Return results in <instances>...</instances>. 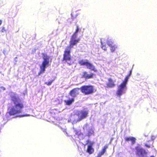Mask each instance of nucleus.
Masks as SVG:
<instances>
[{
    "label": "nucleus",
    "mask_w": 157,
    "mask_h": 157,
    "mask_svg": "<svg viewBox=\"0 0 157 157\" xmlns=\"http://www.w3.org/2000/svg\"><path fill=\"white\" fill-rule=\"evenodd\" d=\"M11 101L14 104L10 110L7 112L10 116L14 115L21 113L22 109L24 108L23 102L19 96L16 94L10 97Z\"/></svg>",
    "instance_id": "nucleus-1"
},
{
    "label": "nucleus",
    "mask_w": 157,
    "mask_h": 157,
    "mask_svg": "<svg viewBox=\"0 0 157 157\" xmlns=\"http://www.w3.org/2000/svg\"><path fill=\"white\" fill-rule=\"evenodd\" d=\"M77 45L69 42V44L66 47L64 51L62 61H65L69 65H71L72 63L71 57V50L74 46Z\"/></svg>",
    "instance_id": "nucleus-2"
},
{
    "label": "nucleus",
    "mask_w": 157,
    "mask_h": 157,
    "mask_svg": "<svg viewBox=\"0 0 157 157\" xmlns=\"http://www.w3.org/2000/svg\"><path fill=\"white\" fill-rule=\"evenodd\" d=\"M80 89L78 88H76L73 89L70 91L69 94L73 98L71 99H69V100L64 101L66 105H69L74 102L75 101L74 98L76 97L77 95L79 94V90Z\"/></svg>",
    "instance_id": "nucleus-3"
},
{
    "label": "nucleus",
    "mask_w": 157,
    "mask_h": 157,
    "mask_svg": "<svg viewBox=\"0 0 157 157\" xmlns=\"http://www.w3.org/2000/svg\"><path fill=\"white\" fill-rule=\"evenodd\" d=\"M42 55L44 60L40 66V71L38 73L39 75L44 72L46 67L48 66L49 63V56L45 53H42Z\"/></svg>",
    "instance_id": "nucleus-4"
},
{
    "label": "nucleus",
    "mask_w": 157,
    "mask_h": 157,
    "mask_svg": "<svg viewBox=\"0 0 157 157\" xmlns=\"http://www.w3.org/2000/svg\"><path fill=\"white\" fill-rule=\"evenodd\" d=\"M80 89L82 93L85 95L92 94L95 91L94 86L91 85L82 86Z\"/></svg>",
    "instance_id": "nucleus-5"
},
{
    "label": "nucleus",
    "mask_w": 157,
    "mask_h": 157,
    "mask_svg": "<svg viewBox=\"0 0 157 157\" xmlns=\"http://www.w3.org/2000/svg\"><path fill=\"white\" fill-rule=\"evenodd\" d=\"M127 82L123 81L118 86V89L116 92V95L120 97L123 94L125 93L127 90Z\"/></svg>",
    "instance_id": "nucleus-6"
},
{
    "label": "nucleus",
    "mask_w": 157,
    "mask_h": 157,
    "mask_svg": "<svg viewBox=\"0 0 157 157\" xmlns=\"http://www.w3.org/2000/svg\"><path fill=\"white\" fill-rule=\"evenodd\" d=\"M81 29H80L78 26H76L75 31L71 36L69 42L74 44L77 45V44L79 42L80 40V38H79L78 39H76L78 36V33L80 32Z\"/></svg>",
    "instance_id": "nucleus-7"
},
{
    "label": "nucleus",
    "mask_w": 157,
    "mask_h": 157,
    "mask_svg": "<svg viewBox=\"0 0 157 157\" xmlns=\"http://www.w3.org/2000/svg\"><path fill=\"white\" fill-rule=\"evenodd\" d=\"M78 63L81 66H86L87 68L93 71L94 72L98 71L95 66L92 63L89 62L87 60L85 61L83 60H80L78 61Z\"/></svg>",
    "instance_id": "nucleus-8"
},
{
    "label": "nucleus",
    "mask_w": 157,
    "mask_h": 157,
    "mask_svg": "<svg viewBox=\"0 0 157 157\" xmlns=\"http://www.w3.org/2000/svg\"><path fill=\"white\" fill-rule=\"evenodd\" d=\"M135 148L136 154L139 157H147V152L144 149L138 146L135 147Z\"/></svg>",
    "instance_id": "nucleus-9"
},
{
    "label": "nucleus",
    "mask_w": 157,
    "mask_h": 157,
    "mask_svg": "<svg viewBox=\"0 0 157 157\" xmlns=\"http://www.w3.org/2000/svg\"><path fill=\"white\" fill-rule=\"evenodd\" d=\"M88 111L86 110H82L78 111L77 115L78 117L77 121H80L86 118L88 116Z\"/></svg>",
    "instance_id": "nucleus-10"
},
{
    "label": "nucleus",
    "mask_w": 157,
    "mask_h": 157,
    "mask_svg": "<svg viewBox=\"0 0 157 157\" xmlns=\"http://www.w3.org/2000/svg\"><path fill=\"white\" fill-rule=\"evenodd\" d=\"M86 144H89V145L87 146L86 152L89 154H93L94 152V149L92 147L93 145L94 144V142L90 141L89 140H87L86 141Z\"/></svg>",
    "instance_id": "nucleus-11"
},
{
    "label": "nucleus",
    "mask_w": 157,
    "mask_h": 157,
    "mask_svg": "<svg viewBox=\"0 0 157 157\" xmlns=\"http://www.w3.org/2000/svg\"><path fill=\"white\" fill-rule=\"evenodd\" d=\"M95 75L92 73H90L89 74L86 71L82 72V78L85 79H90L93 78L95 76Z\"/></svg>",
    "instance_id": "nucleus-12"
},
{
    "label": "nucleus",
    "mask_w": 157,
    "mask_h": 157,
    "mask_svg": "<svg viewBox=\"0 0 157 157\" xmlns=\"http://www.w3.org/2000/svg\"><path fill=\"white\" fill-rule=\"evenodd\" d=\"M108 80V82L106 83V87H107L112 88L115 86V84L111 78H109Z\"/></svg>",
    "instance_id": "nucleus-13"
},
{
    "label": "nucleus",
    "mask_w": 157,
    "mask_h": 157,
    "mask_svg": "<svg viewBox=\"0 0 157 157\" xmlns=\"http://www.w3.org/2000/svg\"><path fill=\"white\" fill-rule=\"evenodd\" d=\"M108 148V145H105L101 151L99 152L98 154L97 157H101V155H103L106 151V149Z\"/></svg>",
    "instance_id": "nucleus-14"
},
{
    "label": "nucleus",
    "mask_w": 157,
    "mask_h": 157,
    "mask_svg": "<svg viewBox=\"0 0 157 157\" xmlns=\"http://www.w3.org/2000/svg\"><path fill=\"white\" fill-rule=\"evenodd\" d=\"M131 73H132V71L130 70L129 71V74L125 76L124 80L128 82V79L129 78V77L131 75Z\"/></svg>",
    "instance_id": "nucleus-15"
},
{
    "label": "nucleus",
    "mask_w": 157,
    "mask_h": 157,
    "mask_svg": "<svg viewBox=\"0 0 157 157\" xmlns=\"http://www.w3.org/2000/svg\"><path fill=\"white\" fill-rule=\"evenodd\" d=\"M109 47H110V49L112 52H114L116 49L117 48V46L115 45H112L110 46Z\"/></svg>",
    "instance_id": "nucleus-16"
},
{
    "label": "nucleus",
    "mask_w": 157,
    "mask_h": 157,
    "mask_svg": "<svg viewBox=\"0 0 157 157\" xmlns=\"http://www.w3.org/2000/svg\"><path fill=\"white\" fill-rule=\"evenodd\" d=\"M101 48L104 50L106 51L107 50V47L106 46L105 44H104L101 41Z\"/></svg>",
    "instance_id": "nucleus-17"
},
{
    "label": "nucleus",
    "mask_w": 157,
    "mask_h": 157,
    "mask_svg": "<svg viewBox=\"0 0 157 157\" xmlns=\"http://www.w3.org/2000/svg\"><path fill=\"white\" fill-rule=\"evenodd\" d=\"M55 80V79H53L52 80H51L50 81L48 82H45V84L48 85V86H50L51 85L52 83Z\"/></svg>",
    "instance_id": "nucleus-18"
},
{
    "label": "nucleus",
    "mask_w": 157,
    "mask_h": 157,
    "mask_svg": "<svg viewBox=\"0 0 157 157\" xmlns=\"http://www.w3.org/2000/svg\"><path fill=\"white\" fill-rule=\"evenodd\" d=\"M136 139L133 137H131V139L130 141L132 142V144H134L136 143Z\"/></svg>",
    "instance_id": "nucleus-19"
},
{
    "label": "nucleus",
    "mask_w": 157,
    "mask_h": 157,
    "mask_svg": "<svg viewBox=\"0 0 157 157\" xmlns=\"http://www.w3.org/2000/svg\"><path fill=\"white\" fill-rule=\"evenodd\" d=\"M94 133V131L93 130H90L88 131L87 136L88 137L90 136L93 133Z\"/></svg>",
    "instance_id": "nucleus-20"
},
{
    "label": "nucleus",
    "mask_w": 157,
    "mask_h": 157,
    "mask_svg": "<svg viewBox=\"0 0 157 157\" xmlns=\"http://www.w3.org/2000/svg\"><path fill=\"white\" fill-rule=\"evenodd\" d=\"M106 43L107 44L109 45V47L110 46L112 45V44L113 42L112 41L110 40H108L106 41Z\"/></svg>",
    "instance_id": "nucleus-21"
},
{
    "label": "nucleus",
    "mask_w": 157,
    "mask_h": 157,
    "mask_svg": "<svg viewBox=\"0 0 157 157\" xmlns=\"http://www.w3.org/2000/svg\"><path fill=\"white\" fill-rule=\"evenodd\" d=\"M1 32L2 33H3L4 32H6V30L5 28V27L4 26H2V29L1 30Z\"/></svg>",
    "instance_id": "nucleus-22"
},
{
    "label": "nucleus",
    "mask_w": 157,
    "mask_h": 157,
    "mask_svg": "<svg viewBox=\"0 0 157 157\" xmlns=\"http://www.w3.org/2000/svg\"><path fill=\"white\" fill-rule=\"evenodd\" d=\"M131 139V137H126L125 138V140L127 141H130Z\"/></svg>",
    "instance_id": "nucleus-23"
},
{
    "label": "nucleus",
    "mask_w": 157,
    "mask_h": 157,
    "mask_svg": "<svg viewBox=\"0 0 157 157\" xmlns=\"http://www.w3.org/2000/svg\"><path fill=\"white\" fill-rule=\"evenodd\" d=\"M145 146L148 148H149L151 147V145L150 144H147V143H146L144 144Z\"/></svg>",
    "instance_id": "nucleus-24"
},
{
    "label": "nucleus",
    "mask_w": 157,
    "mask_h": 157,
    "mask_svg": "<svg viewBox=\"0 0 157 157\" xmlns=\"http://www.w3.org/2000/svg\"><path fill=\"white\" fill-rule=\"evenodd\" d=\"M2 21L1 20H0V25L2 24Z\"/></svg>",
    "instance_id": "nucleus-25"
},
{
    "label": "nucleus",
    "mask_w": 157,
    "mask_h": 157,
    "mask_svg": "<svg viewBox=\"0 0 157 157\" xmlns=\"http://www.w3.org/2000/svg\"><path fill=\"white\" fill-rule=\"evenodd\" d=\"M150 157H155V156L153 155H151L150 156Z\"/></svg>",
    "instance_id": "nucleus-26"
},
{
    "label": "nucleus",
    "mask_w": 157,
    "mask_h": 157,
    "mask_svg": "<svg viewBox=\"0 0 157 157\" xmlns=\"http://www.w3.org/2000/svg\"><path fill=\"white\" fill-rule=\"evenodd\" d=\"M153 141H152V144H151V145H152V144H153ZM152 146L153 147V145H152Z\"/></svg>",
    "instance_id": "nucleus-27"
}]
</instances>
